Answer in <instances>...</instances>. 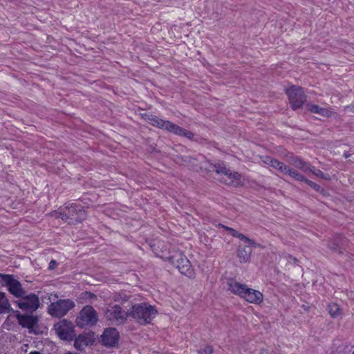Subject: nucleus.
<instances>
[{
  "mask_svg": "<svg viewBox=\"0 0 354 354\" xmlns=\"http://www.w3.org/2000/svg\"><path fill=\"white\" fill-rule=\"evenodd\" d=\"M227 286L228 290L232 293L239 296L248 303L259 304L263 301V296L260 291L250 288L245 284L229 279Z\"/></svg>",
  "mask_w": 354,
  "mask_h": 354,
  "instance_id": "f257e3e1",
  "label": "nucleus"
},
{
  "mask_svg": "<svg viewBox=\"0 0 354 354\" xmlns=\"http://www.w3.org/2000/svg\"><path fill=\"white\" fill-rule=\"evenodd\" d=\"M158 310L147 303L136 304L131 307L129 315L140 324H150L156 317Z\"/></svg>",
  "mask_w": 354,
  "mask_h": 354,
  "instance_id": "f03ea898",
  "label": "nucleus"
},
{
  "mask_svg": "<svg viewBox=\"0 0 354 354\" xmlns=\"http://www.w3.org/2000/svg\"><path fill=\"white\" fill-rule=\"evenodd\" d=\"M171 264H173L179 272L188 277L194 275V271L189 259L185 254L175 248L169 250L168 256L165 257Z\"/></svg>",
  "mask_w": 354,
  "mask_h": 354,
  "instance_id": "7ed1b4c3",
  "label": "nucleus"
},
{
  "mask_svg": "<svg viewBox=\"0 0 354 354\" xmlns=\"http://www.w3.org/2000/svg\"><path fill=\"white\" fill-rule=\"evenodd\" d=\"M86 212L83 207L77 204H71L58 213V217L70 224L80 223L86 218Z\"/></svg>",
  "mask_w": 354,
  "mask_h": 354,
  "instance_id": "20e7f679",
  "label": "nucleus"
},
{
  "mask_svg": "<svg viewBox=\"0 0 354 354\" xmlns=\"http://www.w3.org/2000/svg\"><path fill=\"white\" fill-rule=\"evenodd\" d=\"M98 314L91 305H86L80 310L75 319L77 326L80 328L91 327L97 324Z\"/></svg>",
  "mask_w": 354,
  "mask_h": 354,
  "instance_id": "39448f33",
  "label": "nucleus"
},
{
  "mask_svg": "<svg viewBox=\"0 0 354 354\" xmlns=\"http://www.w3.org/2000/svg\"><path fill=\"white\" fill-rule=\"evenodd\" d=\"M0 283L7 286L8 292L17 298L24 297L26 294L21 283L12 274L0 273Z\"/></svg>",
  "mask_w": 354,
  "mask_h": 354,
  "instance_id": "423d86ee",
  "label": "nucleus"
},
{
  "mask_svg": "<svg viewBox=\"0 0 354 354\" xmlns=\"http://www.w3.org/2000/svg\"><path fill=\"white\" fill-rule=\"evenodd\" d=\"M128 313L119 305H109L104 311L106 321L114 325H121L125 323Z\"/></svg>",
  "mask_w": 354,
  "mask_h": 354,
  "instance_id": "0eeeda50",
  "label": "nucleus"
},
{
  "mask_svg": "<svg viewBox=\"0 0 354 354\" xmlns=\"http://www.w3.org/2000/svg\"><path fill=\"white\" fill-rule=\"evenodd\" d=\"M75 306V302L71 299H59L50 304L48 312L52 317L59 318L65 316Z\"/></svg>",
  "mask_w": 354,
  "mask_h": 354,
  "instance_id": "6e6552de",
  "label": "nucleus"
},
{
  "mask_svg": "<svg viewBox=\"0 0 354 354\" xmlns=\"http://www.w3.org/2000/svg\"><path fill=\"white\" fill-rule=\"evenodd\" d=\"M156 127L168 131L179 136L186 137L189 140H192L194 137V134L192 132L187 131L186 129L171 122L169 120H164L159 118Z\"/></svg>",
  "mask_w": 354,
  "mask_h": 354,
  "instance_id": "1a4fd4ad",
  "label": "nucleus"
},
{
  "mask_svg": "<svg viewBox=\"0 0 354 354\" xmlns=\"http://www.w3.org/2000/svg\"><path fill=\"white\" fill-rule=\"evenodd\" d=\"M292 109L301 108L306 100V95L301 87L292 86L286 90Z\"/></svg>",
  "mask_w": 354,
  "mask_h": 354,
  "instance_id": "9d476101",
  "label": "nucleus"
},
{
  "mask_svg": "<svg viewBox=\"0 0 354 354\" xmlns=\"http://www.w3.org/2000/svg\"><path fill=\"white\" fill-rule=\"evenodd\" d=\"M54 329L58 337L63 340H72L74 336V326L67 319H62L54 325Z\"/></svg>",
  "mask_w": 354,
  "mask_h": 354,
  "instance_id": "9b49d317",
  "label": "nucleus"
},
{
  "mask_svg": "<svg viewBox=\"0 0 354 354\" xmlns=\"http://www.w3.org/2000/svg\"><path fill=\"white\" fill-rule=\"evenodd\" d=\"M21 299L16 301L15 303L21 310L26 311H36L39 307V299L37 295L34 293L29 295L24 294V297H19Z\"/></svg>",
  "mask_w": 354,
  "mask_h": 354,
  "instance_id": "f8f14e48",
  "label": "nucleus"
},
{
  "mask_svg": "<svg viewBox=\"0 0 354 354\" xmlns=\"http://www.w3.org/2000/svg\"><path fill=\"white\" fill-rule=\"evenodd\" d=\"M215 171L218 174H223V180L225 183L232 186H237L240 183L241 175L238 172H232L225 166L218 165L215 166Z\"/></svg>",
  "mask_w": 354,
  "mask_h": 354,
  "instance_id": "ddd939ff",
  "label": "nucleus"
},
{
  "mask_svg": "<svg viewBox=\"0 0 354 354\" xmlns=\"http://www.w3.org/2000/svg\"><path fill=\"white\" fill-rule=\"evenodd\" d=\"M101 338L104 346L113 347L118 344L119 333L114 328H108L104 330Z\"/></svg>",
  "mask_w": 354,
  "mask_h": 354,
  "instance_id": "4468645a",
  "label": "nucleus"
},
{
  "mask_svg": "<svg viewBox=\"0 0 354 354\" xmlns=\"http://www.w3.org/2000/svg\"><path fill=\"white\" fill-rule=\"evenodd\" d=\"M16 317L19 324L24 328H32L37 324V318L33 315L17 313Z\"/></svg>",
  "mask_w": 354,
  "mask_h": 354,
  "instance_id": "2eb2a0df",
  "label": "nucleus"
},
{
  "mask_svg": "<svg viewBox=\"0 0 354 354\" xmlns=\"http://www.w3.org/2000/svg\"><path fill=\"white\" fill-rule=\"evenodd\" d=\"M219 226L224 228L226 231L229 232L232 236L236 237L239 239L241 241H244L245 244H248L249 245L259 246V245L257 243H255L253 240L249 239L248 237L239 232L236 230H234L232 227L225 226L222 224H220Z\"/></svg>",
  "mask_w": 354,
  "mask_h": 354,
  "instance_id": "dca6fc26",
  "label": "nucleus"
},
{
  "mask_svg": "<svg viewBox=\"0 0 354 354\" xmlns=\"http://www.w3.org/2000/svg\"><path fill=\"white\" fill-rule=\"evenodd\" d=\"M288 162L304 172H307L310 169V165L299 156H290L288 158Z\"/></svg>",
  "mask_w": 354,
  "mask_h": 354,
  "instance_id": "f3484780",
  "label": "nucleus"
},
{
  "mask_svg": "<svg viewBox=\"0 0 354 354\" xmlns=\"http://www.w3.org/2000/svg\"><path fill=\"white\" fill-rule=\"evenodd\" d=\"M252 245L245 244V246L239 245L237 250V256L240 263H246L250 261L252 250Z\"/></svg>",
  "mask_w": 354,
  "mask_h": 354,
  "instance_id": "a211bd4d",
  "label": "nucleus"
},
{
  "mask_svg": "<svg viewBox=\"0 0 354 354\" xmlns=\"http://www.w3.org/2000/svg\"><path fill=\"white\" fill-rule=\"evenodd\" d=\"M346 240L342 236H337L335 239L330 240L328 243V248L333 252H338L343 254L342 247L344 245Z\"/></svg>",
  "mask_w": 354,
  "mask_h": 354,
  "instance_id": "6ab92c4d",
  "label": "nucleus"
},
{
  "mask_svg": "<svg viewBox=\"0 0 354 354\" xmlns=\"http://www.w3.org/2000/svg\"><path fill=\"white\" fill-rule=\"evenodd\" d=\"M307 106L311 113L318 114L321 116L330 118L333 115V111L330 109L321 107L316 104H308Z\"/></svg>",
  "mask_w": 354,
  "mask_h": 354,
  "instance_id": "aec40b11",
  "label": "nucleus"
},
{
  "mask_svg": "<svg viewBox=\"0 0 354 354\" xmlns=\"http://www.w3.org/2000/svg\"><path fill=\"white\" fill-rule=\"evenodd\" d=\"M10 309V304L5 292H0V313H4Z\"/></svg>",
  "mask_w": 354,
  "mask_h": 354,
  "instance_id": "412c9836",
  "label": "nucleus"
},
{
  "mask_svg": "<svg viewBox=\"0 0 354 354\" xmlns=\"http://www.w3.org/2000/svg\"><path fill=\"white\" fill-rule=\"evenodd\" d=\"M88 345V338L84 335H79L75 338L74 342V346L76 349L82 351Z\"/></svg>",
  "mask_w": 354,
  "mask_h": 354,
  "instance_id": "4be33fe9",
  "label": "nucleus"
},
{
  "mask_svg": "<svg viewBox=\"0 0 354 354\" xmlns=\"http://www.w3.org/2000/svg\"><path fill=\"white\" fill-rule=\"evenodd\" d=\"M286 174H288L297 181L304 182V180H306V178L303 174L290 167H288Z\"/></svg>",
  "mask_w": 354,
  "mask_h": 354,
  "instance_id": "5701e85b",
  "label": "nucleus"
},
{
  "mask_svg": "<svg viewBox=\"0 0 354 354\" xmlns=\"http://www.w3.org/2000/svg\"><path fill=\"white\" fill-rule=\"evenodd\" d=\"M327 310L333 318H337L341 315V310L337 304L331 303L328 305Z\"/></svg>",
  "mask_w": 354,
  "mask_h": 354,
  "instance_id": "b1692460",
  "label": "nucleus"
},
{
  "mask_svg": "<svg viewBox=\"0 0 354 354\" xmlns=\"http://www.w3.org/2000/svg\"><path fill=\"white\" fill-rule=\"evenodd\" d=\"M272 167L277 169L282 174H286L287 172L288 168L289 166L285 165L282 162L279 161L277 159H274L273 162H272L271 165Z\"/></svg>",
  "mask_w": 354,
  "mask_h": 354,
  "instance_id": "393cba45",
  "label": "nucleus"
},
{
  "mask_svg": "<svg viewBox=\"0 0 354 354\" xmlns=\"http://www.w3.org/2000/svg\"><path fill=\"white\" fill-rule=\"evenodd\" d=\"M142 118L150 124L156 127L157 122L158 121L159 118L155 115L150 113H144L142 114Z\"/></svg>",
  "mask_w": 354,
  "mask_h": 354,
  "instance_id": "a878e982",
  "label": "nucleus"
},
{
  "mask_svg": "<svg viewBox=\"0 0 354 354\" xmlns=\"http://www.w3.org/2000/svg\"><path fill=\"white\" fill-rule=\"evenodd\" d=\"M97 298L96 295L92 292H82L79 299H82L84 301H91L93 299H95Z\"/></svg>",
  "mask_w": 354,
  "mask_h": 354,
  "instance_id": "bb28decb",
  "label": "nucleus"
},
{
  "mask_svg": "<svg viewBox=\"0 0 354 354\" xmlns=\"http://www.w3.org/2000/svg\"><path fill=\"white\" fill-rule=\"evenodd\" d=\"M308 171L312 172L315 176L319 177L323 179H327L326 176L319 169H316L315 167H310V169Z\"/></svg>",
  "mask_w": 354,
  "mask_h": 354,
  "instance_id": "cd10ccee",
  "label": "nucleus"
},
{
  "mask_svg": "<svg viewBox=\"0 0 354 354\" xmlns=\"http://www.w3.org/2000/svg\"><path fill=\"white\" fill-rule=\"evenodd\" d=\"M304 183H306L307 185H308L310 187H312L313 189H315L317 192L322 191V188L321 187V186H319V185H317V183H315L311 180H308L307 178H306V180H304Z\"/></svg>",
  "mask_w": 354,
  "mask_h": 354,
  "instance_id": "c85d7f7f",
  "label": "nucleus"
},
{
  "mask_svg": "<svg viewBox=\"0 0 354 354\" xmlns=\"http://www.w3.org/2000/svg\"><path fill=\"white\" fill-rule=\"evenodd\" d=\"M213 348L210 346H205L198 351V354H212Z\"/></svg>",
  "mask_w": 354,
  "mask_h": 354,
  "instance_id": "c756f323",
  "label": "nucleus"
},
{
  "mask_svg": "<svg viewBox=\"0 0 354 354\" xmlns=\"http://www.w3.org/2000/svg\"><path fill=\"white\" fill-rule=\"evenodd\" d=\"M274 160V158H272L270 156H264L262 158V161L266 164V165H271L272 162H273Z\"/></svg>",
  "mask_w": 354,
  "mask_h": 354,
  "instance_id": "7c9ffc66",
  "label": "nucleus"
},
{
  "mask_svg": "<svg viewBox=\"0 0 354 354\" xmlns=\"http://www.w3.org/2000/svg\"><path fill=\"white\" fill-rule=\"evenodd\" d=\"M344 109L345 111H349L351 113H354V102H353L352 104H351L349 105L344 106Z\"/></svg>",
  "mask_w": 354,
  "mask_h": 354,
  "instance_id": "2f4dec72",
  "label": "nucleus"
},
{
  "mask_svg": "<svg viewBox=\"0 0 354 354\" xmlns=\"http://www.w3.org/2000/svg\"><path fill=\"white\" fill-rule=\"evenodd\" d=\"M57 263L55 260H51L49 263L48 269L53 270L57 266Z\"/></svg>",
  "mask_w": 354,
  "mask_h": 354,
  "instance_id": "473e14b6",
  "label": "nucleus"
},
{
  "mask_svg": "<svg viewBox=\"0 0 354 354\" xmlns=\"http://www.w3.org/2000/svg\"><path fill=\"white\" fill-rule=\"evenodd\" d=\"M259 354H268V351L266 349H261Z\"/></svg>",
  "mask_w": 354,
  "mask_h": 354,
  "instance_id": "72a5a7b5",
  "label": "nucleus"
},
{
  "mask_svg": "<svg viewBox=\"0 0 354 354\" xmlns=\"http://www.w3.org/2000/svg\"><path fill=\"white\" fill-rule=\"evenodd\" d=\"M30 354H40V353L37 351H35V352H31Z\"/></svg>",
  "mask_w": 354,
  "mask_h": 354,
  "instance_id": "f704fd0d",
  "label": "nucleus"
},
{
  "mask_svg": "<svg viewBox=\"0 0 354 354\" xmlns=\"http://www.w3.org/2000/svg\"><path fill=\"white\" fill-rule=\"evenodd\" d=\"M345 157L347 158L348 157V154H344Z\"/></svg>",
  "mask_w": 354,
  "mask_h": 354,
  "instance_id": "c9c22d12",
  "label": "nucleus"
},
{
  "mask_svg": "<svg viewBox=\"0 0 354 354\" xmlns=\"http://www.w3.org/2000/svg\"><path fill=\"white\" fill-rule=\"evenodd\" d=\"M353 354H354V351H353Z\"/></svg>",
  "mask_w": 354,
  "mask_h": 354,
  "instance_id": "e433bc0d",
  "label": "nucleus"
}]
</instances>
